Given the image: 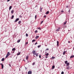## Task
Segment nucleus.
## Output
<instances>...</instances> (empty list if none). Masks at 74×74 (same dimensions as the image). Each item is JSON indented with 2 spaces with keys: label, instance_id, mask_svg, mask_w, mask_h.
<instances>
[{
  "label": "nucleus",
  "instance_id": "obj_24",
  "mask_svg": "<svg viewBox=\"0 0 74 74\" xmlns=\"http://www.w3.org/2000/svg\"><path fill=\"white\" fill-rule=\"evenodd\" d=\"M49 14V11H48L47 12H46V14Z\"/></svg>",
  "mask_w": 74,
  "mask_h": 74
},
{
  "label": "nucleus",
  "instance_id": "obj_11",
  "mask_svg": "<svg viewBox=\"0 0 74 74\" xmlns=\"http://www.w3.org/2000/svg\"><path fill=\"white\" fill-rule=\"evenodd\" d=\"M66 51H64L63 53V55H65V54L66 53Z\"/></svg>",
  "mask_w": 74,
  "mask_h": 74
},
{
  "label": "nucleus",
  "instance_id": "obj_41",
  "mask_svg": "<svg viewBox=\"0 0 74 74\" xmlns=\"http://www.w3.org/2000/svg\"><path fill=\"white\" fill-rule=\"evenodd\" d=\"M47 17V16H46V15H45L43 17L44 18H45Z\"/></svg>",
  "mask_w": 74,
  "mask_h": 74
},
{
  "label": "nucleus",
  "instance_id": "obj_16",
  "mask_svg": "<svg viewBox=\"0 0 74 74\" xmlns=\"http://www.w3.org/2000/svg\"><path fill=\"white\" fill-rule=\"evenodd\" d=\"M14 18V15H12V16H11V19H13Z\"/></svg>",
  "mask_w": 74,
  "mask_h": 74
},
{
  "label": "nucleus",
  "instance_id": "obj_19",
  "mask_svg": "<svg viewBox=\"0 0 74 74\" xmlns=\"http://www.w3.org/2000/svg\"><path fill=\"white\" fill-rule=\"evenodd\" d=\"M12 6H10V7H9V10H10L11 9H12Z\"/></svg>",
  "mask_w": 74,
  "mask_h": 74
},
{
  "label": "nucleus",
  "instance_id": "obj_21",
  "mask_svg": "<svg viewBox=\"0 0 74 74\" xmlns=\"http://www.w3.org/2000/svg\"><path fill=\"white\" fill-rule=\"evenodd\" d=\"M66 66H69V63H68L66 64Z\"/></svg>",
  "mask_w": 74,
  "mask_h": 74
},
{
  "label": "nucleus",
  "instance_id": "obj_33",
  "mask_svg": "<svg viewBox=\"0 0 74 74\" xmlns=\"http://www.w3.org/2000/svg\"><path fill=\"white\" fill-rule=\"evenodd\" d=\"M41 29V28L40 27L38 28V29H39L40 30Z\"/></svg>",
  "mask_w": 74,
  "mask_h": 74
},
{
  "label": "nucleus",
  "instance_id": "obj_26",
  "mask_svg": "<svg viewBox=\"0 0 74 74\" xmlns=\"http://www.w3.org/2000/svg\"><path fill=\"white\" fill-rule=\"evenodd\" d=\"M55 58V57H52V59L53 60V59H54Z\"/></svg>",
  "mask_w": 74,
  "mask_h": 74
},
{
  "label": "nucleus",
  "instance_id": "obj_46",
  "mask_svg": "<svg viewBox=\"0 0 74 74\" xmlns=\"http://www.w3.org/2000/svg\"><path fill=\"white\" fill-rule=\"evenodd\" d=\"M61 12H62V13H63V12H64V11H61Z\"/></svg>",
  "mask_w": 74,
  "mask_h": 74
},
{
  "label": "nucleus",
  "instance_id": "obj_12",
  "mask_svg": "<svg viewBox=\"0 0 74 74\" xmlns=\"http://www.w3.org/2000/svg\"><path fill=\"white\" fill-rule=\"evenodd\" d=\"M57 46H59V42L58 41H57Z\"/></svg>",
  "mask_w": 74,
  "mask_h": 74
},
{
  "label": "nucleus",
  "instance_id": "obj_22",
  "mask_svg": "<svg viewBox=\"0 0 74 74\" xmlns=\"http://www.w3.org/2000/svg\"><path fill=\"white\" fill-rule=\"evenodd\" d=\"M20 40H17V43H19L20 42Z\"/></svg>",
  "mask_w": 74,
  "mask_h": 74
},
{
  "label": "nucleus",
  "instance_id": "obj_39",
  "mask_svg": "<svg viewBox=\"0 0 74 74\" xmlns=\"http://www.w3.org/2000/svg\"><path fill=\"white\" fill-rule=\"evenodd\" d=\"M61 74H64V72H63V71H62V72H61Z\"/></svg>",
  "mask_w": 74,
  "mask_h": 74
},
{
  "label": "nucleus",
  "instance_id": "obj_32",
  "mask_svg": "<svg viewBox=\"0 0 74 74\" xmlns=\"http://www.w3.org/2000/svg\"><path fill=\"white\" fill-rule=\"evenodd\" d=\"M63 26H64L63 28V29H64V28H65V27H66V26H65V25H63Z\"/></svg>",
  "mask_w": 74,
  "mask_h": 74
},
{
  "label": "nucleus",
  "instance_id": "obj_10",
  "mask_svg": "<svg viewBox=\"0 0 74 74\" xmlns=\"http://www.w3.org/2000/svg\"><path fill=\"white\" fill-rule=\"evenodd\" d=\"M39 38V36H36V37H35V39H37Z\"/></svg>",
  "mask_w": 74,
  "mask_h": 74
},
{
  "label": "nucleus",
  "instance_id": "obj_48",
  "mask_svg": "<svg viewBox=\"0 0 74 74\" xmlns=\"http://www.w3.org/2000/svg\"><path fill=\"white\" fill-rule=\"evenodd\" d=\"M68 7H69V6H66V7L67 8H68Z\"/></svg>",
  "mask_w": 74,
  "mask_h": 74
},
{
  "label": "nucleus",
  "instance_id": "obj_53",
  "mask_svg": "<svg viewBox=\"0 0 74 74\" xmlns=\"http://www.w3.org/2000/svg\"><path fill=\"white\" fill-rule=\"evenodd\" d=\"M73 49H74V47H73Z\"/></svg>",
  "mask_w": 74,
  "mask_h": 74
},
{
  "label": "nucleus",
  "instance_id": "obj_18",
  "mask_svg": "<svg viewBox=\"0 0 74 74\" xmlns=\"http://www.w3.org/2000/svg\"><path fill=\"white\" fill-rule=\"evenodd\" d=\"M5 60V59L4 58H3L2 59H1V61L2 62H3Z\"/></svg>",
  "mask_w": 74,
  "mask_h": 74
},
{
  "label": "nucleus",
  "instance_id": "obj_49",
  "mask_svg": "<svg viewBox=\"0 0 74 74\" xmlns=\"http://www.w3.org/2000/svg\"><path fill=\"white\" fill-rule=\"evenodd\" d=\"M68 43H70V42L69 41H68Z\"/></svg>",
  "mask_w": 74,
  "mask_h": 74
},
{
  "label": "nucleus",
  "instance_id": "obj_52",
  "mask_svg": "<svg viewBox=\"0 0 74 74\" xmlns=\"http://www.w3.org/2000/svg\"><path fill=\"white\" fill-rule=\"evenodd\" d=\"M48 57H45V58H47Z\"/></svg>",
  "mask_w": 74,
  "mask_h": 74
},
{
  "label": "nucleus",
  "instance_id": "obj_43",
  "mask_svg": "<svg viewBox=\"0 0 74 74\" xmlns=\"http://www.w3.org/2000/svg\"><path fill=\"white\" fill-rule=\"evenodd\" d=\"M43 21H42L41 22V24H42V23H43Z\"/></svg>",
  "mask_w": 74,
  "mask_h": 74
},
{
  "label": "nucleus",
  "instance_id": "obj_13",
  "mask_svg": "<svg viewBox=\"0 0 74 74\" xmlns=\"http://www.w3.org/2000/svg\"><path fill=\"white\" fill-rule=\"evenodd\" d=\"M14 10H12L11 11V14H13V13H14Z\"/></svg>",
  "mask_w": 74,
  "mask_h": 74
},
{
  "label": "nucleus",
  "instance_id": "obj_45",
  "mask_svg": "<svg viewBox=\"0 0 74 74\" xmlns=\"http://www.w3.org/2000/svg\"><path fill=\"white\" fill-rule=\"evenodd\" d=\"M37 44V42H36V43H35V45H36Z\"/></svg>",
  "mask_w": 74,
  "mask_h": 74
},
{
  "label": "nucleus",
  "instance_id": "obj_7",
  "mask_svg": "<svg viewBox=\"0 0 74 74\" xmlns=\"http://www.w3.org/2000/svg\"><path fill=\"white\" fill-rule=\"evenodd\" d=\"M29 57V56H26V59L27 60L28 59Z\"/></svg>",
  "mask_w": 74,
  "mask_h": 74
},
{
  "label": "nucleus",
  "instance_id": "obj_35",
  "mask_svg": "<svg viewBox=\"0 0 74 74\" xmlns=\"http://www.w3.org/2000/svg\"><path fill=\"white\" fill-rule=\"evenodd\" d=\"M37 15H36L35 16V19H36L37 18Z\"/></svg>",
  "mask_w": 74,
  "mask_h": 74
},
{
  "label": "nucleus",
  "instance_id": "obj_3",
  "mask_svg": "<svg viewBox=\"0 0 74 74\" xmlns=\"http://www.w3.org/2000/svg\"><path fill=\"white\" fill-rule=\"evenodd\" d=\"M61 28L60 27L58 28L56 30V32H58L59 31L60 29Z\"/></svg>",
  "mask_w": 74,
  "mask_h": 74
},
{
  "label": "nucleus",
  "instance_id": "obj_4",
  "mask_svg": "<svg viewBox=\"0 0 74 74\" xmlns=\"http://www.w3.org/2000/svg\"><path fill=\"white\" fill-rule=\"evenodd\" d=\"M32 72L31 71H29L28 72V74H32Z\"/></svg>",
  "mask_w": 74,
  "mask_h": 74
},
{
  "label": "nucleus",
  "instance_id": "obj_50",
  "mask_svg": "<svg viewBox=\"0 0 74 74\" xmlns=\"http://www.w3.org/2000/svg\"><path fill=\"white\" fill-rule=\"evenodd\" d=\"M9 66H10V67H11V65H10V64H9Z\"/></svg>",
  "mask_w": 74,
  "mask_h": 74
},
{
  "label": "nucleus",
  "instance_id": "obj_20",
  "mask_svg": "<svg viewBox=\"0 0 74 74\" xmlns=\"http://www.w3.org/2000/svg\"><path fill=\"white\" fill-rule=\"evenodd\" d=\"M49 55V54L48 53H47L46 54H45V56H48Z\"/></svg>",
  "mask_w": 74,
  "mask_h": 74
},
{
  "label": "nucleus",
  "instance_id": "obj_8",
  "mask_svg": "<svg viewBox=\"0 0 74 74\" xmlns=\"http://www.w3.org/2000/svg\"><path fill=\"white\" fill-rule=\"evenodd\" d=\"M19 18H17V19H16V20L15 21H15L16 22H17V21H18L19 20Z\"/></svg>",
  "mask_w": 74,
  "mask_h": 74
},
{
  "label": "nucleus",
  "instance_id": "obj_34",
  "mask_svg": "<svg viewBox=\"0 0 74 74\" xmlns=\"http://www.w3.org/2000/svg\"><path fill=\"white\" fill-rule=\"evenodd\" d=\"M19 18H22V17L21 15H20V16H19Z\"/></svg>",
  "mask_w": 74,
  "mask_h": 74
},
{
  "label": "nucleus",
  "instance_id": "obj_17",
  "mask_svg": "<svg viewBox=\"0 0 74 74\" xmlns=\"http://www.w3.org/2000/svg\"><path fill=\"white\" fill-rule=\"evenodd\" d=\"M66 69H69V66H68L66 67Z\"/></svg>",
  "mask_w": 74,
  "mask_h": 74
},
{
  "label": "nucleus",
  "instance_id": "obj_29",
  "mask_svg": "<svg viewBox=\"0 0 74 74\" xmlns=\"http://www.w3.org/2000/svg\"><path fill=\"white\" fill-rule=\"evenodd\" d=\"M28 34H26V37H28Z\"/></svg>",
  "mask_w": 74,
  "mask_h": 74
},
{
  "label": "nucleus",
  "instance_id": "obj_31",
  "mask_svg": "<svg viewBox=\"0 0 74 74\" xmlns=\"http://www.w3.org/2000/svg\"><path fill=\"white\" fill-rule=\"evenodd\" d=\"M35 41H36L35 40H32V42H34Z\"/></svg>",
  "mask_w": 74,
  "mask_h": 74
},
{
  "label": "nucleus",
  "instance_id": "obj_28",
  "mask_svg": "<svg viewBox=\"0 0 74 74\" xmlns=\"http://www.w3.org/2000/svg\"><path fill=\"white\" fill-rule=\"evenodd\" d=\"M21 21H19L18 22V24H21Z\"/></svg>",
  "mask_w": 74,
  "mask_h": 74
},
{
  "label": "nucleus",
  "instance_id": "obj_51",
  "mask_svg": "<svg viewBox=\"0 0 74 74\" xmlns=\"http://www.w3.org/2000/svg\"><path fill=\"white\" fill-rule=\"evenodd\" d=\"M9 1H10L9 0H8L7 1V2H9Z\"/></svg>",
  "mask_w": 74,
  "mask_h": 74
},
{
  "label": "nucleus",
  "instance_id": "obj_25",
  "mask_svg": "<svg viewBox=\"0 0 74 74\" xmlns=\"http://www.w3.org/2000/svg\"><path fill=\"white\" fill-rule=\"evenodd\" d=\"M67 62H68L67 61H65V64H67V63H67Z\"/></svg>",
  "mask_w": 74,
  "mask_h": 74
},
{
  "label": "nucleus",
  "instance_id": "obj_5",
  "mask_svg": "<svg viewBox=\"0 0 74 74\" xmlns=\"http://www.w3.org/2000/svg\"><path fill=\"white\" fill-rule=\"evenodd\" d=\"M0 65H1V68L2 69H3V68H4V65L2 63H1L0 64Z\"/></svg>",
  "mask_w": 74,
  "mask_h": 74
},
{
  "label": "nucleus",
  "instance_id": "obj_38",
  "mask_svg": "<svg viewBox=\"0 0 74 74\" xmlns=\"http://www.w3.org/2000/svg\"><path fill=\"white\" fill-rule=\"evenodd\" d=\"M40 47H41V46L40 45H39L38 46V48H39Z\"/></svg>",
  "mask_w": 74,
  "mask_h": 74
},
{
  "label": "nucleus",
  "instance_id": "obj_47",
  "mask_svg": "<svg viewBox=\"0 0 74 74\" xmlns=\"http://www.w3.org/2000/svg\"><path fill=\"white\" fill-rule=\"evenodd\" d=\"M69 12H70V10H69Z\"/></svg>",
  "mask_w": 74,
  "mask_h": 74
},
{
  "label": "nucleus",
  "instance_id": "obj_27",
  "mask_svg": "<svg viewBox=\"0 0 74 74\" xmlns=\"http://www.w3.org/2000/svg\"><path fill=\"white\" fill-rule=\"evenodd\" d=\"M42 8H40V11H42Z\"/></svg>",
  "mask_w": 74,
  "mask_h": 74
},
{
  "label": "nucleus",
  "instance_id": "obj_1",
  "mask_svg": "<svg viewBox=\"0 0 74 74\" xmlns=\"http://www.w3.org/2000/svg\"><path fill=\"white\" fill-rule=\"evenodd\" d=\"M9 55H10V53L8 52L7 53V55L6 56V58H7L9 56Z\"/></svg>",
  "mask_w": 74,
  "mask_h": 74
},
{
  "label": "nucleus",
  "instance_id": "obj_9",
  "mask_svg": "<svg viewBox=\"0 0 74 74\" xmlns=\"http://www.w3.org/2000/svg\"><path fill=\"white\" fill-rule=\"evenodd\" d=\"M73 58H74V55L71 56V57H70V58H71V59H72Z\"/></svg>",
  "mask_w": 74,
  "mask_h": 74
},
{
  "label": "nucleus",
  "instance_id": "obj_14",
  "mask_svg": "<svg viewBox=\"0 0 74 74\" xmlns=\"http://www.w3.org/2000/svg\"><path fill=\"white\" fill-rule=\"evenodd\" d=\"M67 21H65L64 22V25H66V23H67Z\"/></svg>",
  "mask_w": 74,
  "mask_h": 74
},
{
  "label": "nucleus",
  "instance_id": "obj_36",
  "mask_svg": "<svg viewBox=\"0 0 74 74\" xmlns=\"http://www.w3.org/2000/svg\"><path fill=\"white\" fill-rule=\"evenodd\" d=\"M49 50V49H48V48H47V49H46L45 51H48V50Z\"/></svg>",
  "mask_w": 74,
  "mask_h": 74
},
{
  "label": "nucleus",
  "instance_id": "obj_42",
  "mask_svg": "<svg viewBox=\"0 0 74 74\" xmlns=\"http://www.w3.org/2000/svg\"><path fill=\"white\" fill-rule=\"evenodd\" d=\"M28 44V42H26V43H25L26 45H27Z\"/></svg>",
  "mask_w": 74,
  "mask_h": 74
},
{
  "label": "nucleus",
  "instance_id": "obj_37",
  "mask_svg": "<svg viewBox=\"0 0 74 74\" xmlns=\"http://www.w3.org/2000/svg\"><path fill=\"white\" fill-rule=\"evenodd\" d=\"M35 33H38V31H37V30H36V31H35Z\"/></svg>",
  "mask_w": 74,
  "mask_h": 74
},
{
  "label": "nucleus",
  "instance_id": "obj_6",
  "mask_svg": "<svg viewBox=\"0 0 74 74\" xmlns=\"http://www.w3.org/2000/svg\"><path fill=\"white\" fill-rule=\"evenodd\" d=\"M32 53L33 54H34L36 53V51H35V50H34L33 51H32Z\"/></svg>",
  "mask_w": 74,
  "mask_h": 74
},
{
  "label": "nucleus",
  "instance_id": "obj_23",
  "mask_svg": "<svg viewBox=\"0 0 74 74\" xmlns=\"http://www.w3.org/2000/svg\"><path fill=\"white\" fill-rule=\"evenodd\" d=\"M55 66H54L53 65L52 66V68L53 69L55 68Z\"/></svg>",
  "mask_w": 74,
  "mask_h": 74
},
{
  "label": "nucleus",
  "instance_id": "obj_30",
  "mask_svg": "<svg viewBox=\"0 0 74 74\" xmlns=\"http://www.w3.org/2000/svg\"><path fill=\"white\" fill-rule=\"evenodd\" d=\"M20 54V53H18L17 54V55L18 56V55H19Z\"/></svg>",
  "mask_w": 74,
  "mask_h": 74
},
{
  "label": "nucleus",
  "instance_id": "obj_15",
  "mask_svg": "<svg viewBox=\"0 0 74 74\" xmlns=\"http://www.w3.org/2000/svg\"><path fill=\"white\" fill-rule=\"evenodd\" d=\"M15 50H16V49L15 48H14L12 49V51H15Z\"/></svg>",
  "mask_w": 74,
  "mask_h": 74
},
{
  "label": "nucleus",
  "instance_id": "obj_40",
  "mask_svg": "<svg viewBox=\"0 0 74 74\" xmlns=\"http://www.w3.org/2000/svg\"><path fill=\"white\" fill-rule=\"evenodd\" d=\"M35 63L34 62V63H33V64H33V65H35Z\"/></svg>",
  "mask_w": 74,
  "mask_h": 74
},
{
  "label": "nucleus",
  "instance_id": "obj_2",
  "mask_svg": "<svg viewBox=\"0 0 74 74\" xmlns=\"http://www.w3.org/2000/svg\"><path fill=\"white\" fill-rule=\"evenodd\" d=\"M38 53H35L34 54H33L34 56V57L36 58L35 56V55H36V57H38Z\"/></svg>",
  "mask_w": 74,
  "mask_h": 74
},
{
  "label": "nucleus",
  "instance_id": "obj_44",
  "mask_svg": "<svg viewBox=\"0 0 74 74\" xmlns=\"http://www.w3.org/2000/svg\"><path fill=\"white\" fill-rule=\"evenodd\" d=\"M39 57L40 58H41V55H40V56H39Z\"/></svg>",
  "mask_w": 74,
  "mask_h": 74
}]
</instances>
